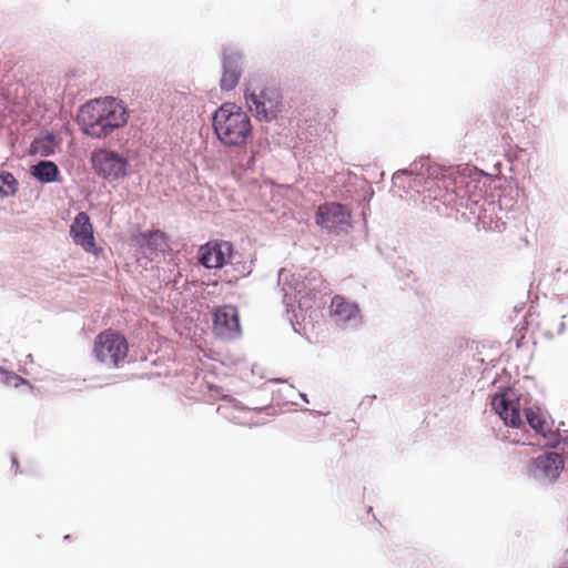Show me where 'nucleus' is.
Listing matches in <instances>:
<instances>
[{
	"label": "nucleus",
	"mask_w": 568,
	"mask_h": 568,
	"mask_svg": "<svg viewBox=\"0 0 568 568\" xmlns=\"http://www.w3.org/2000/svg\"><path fill=\"white\" fill-rule=\"evenodd\" d=\"M491 409L499 416L507 427L521 428L525 420L535 435L545 439L542 448L557 449L567 440L560 435L559 429L554 432V419L548 410L540 405H529L527 398L518 393L515 387L503 386L491 396Z\"/></svg>",
	"instance_id": "f257e3e1"
},
{
	"label": "nucleus",
	"mask_w": 568,
	"mask_h": 568,
	"mask_svg": "<svg viewBox=\"0 0 568 568\" xmlns=\"http://www.w3.org/2000/svg\"><path fill=\"white\" fill-rule=\"evenodd\" d=\"M465 172L455 178L459 205L476 217L478 231L503 233L506 222L496 212L497 209L501 210V203L495 199V179L479 169H466Z\"/></svg>",
	"instance_id": "f03ea898"
},
{
	"label": "nucleus",
	"mask_w": 568,
	"mask_h": 568,
	"mask_svg": "<svg viewBox=\"0 0 568 568\" xmlns=\"http://www.w3.org/2000/svg\"><path fill=\"white\" fill-rule=\"evenodd\" d=\"M130 113L123 100L108 95L91 99L80 105L77 122L83 134L101 140L124 128Z\"/></svg>",
	"instance_id": "7ed1b4c3"
},
{
	"label": "nucleus",
	"mask_w": 568,
	"mask_h": 568,
	"mask_svg": "<svg viewBox=\"0 0 568 568\" xmlns=\"http://www.w3.org/2000/svg\"><path fill=\"white\" fill-rule=\"evenodd\" d=\"M216 139L225 146H243L253 138V124L248 112L235 102H223L211 113Z\"/></svg>",
	"instance_id": "20e7f679"
},
{
	"label": "nucleus",
	"mask_w": 568,
	"mask_h": 568,
	"mask_svg": "<svg viewBox=\"0 0 568 568\" xmlns=\"http://www.w3.org/2000/svg\"><path fill=\"white\" fill-rule=\"evenodd\" d=\"M281 283L287 284L293 292L292 297L283 287V303L287 312L290 308L294 312L293 307L295 303L301 312L312 308L317 298H321L325 294L326 288L325 280L321 272L315 268H302L295 273H290L282 268L278 272V284Z\"/></svg>",
	"instance_id": "39448f33"
},
{
	"label": "nucleus",
	"mask_w": 568,
	"mask_h": 568,
	"mask_svg": "<svg viewBox=\"0 0 568 568\" xmlns=\"http://www.w3.org/2000/svg\"><path fill=\"white\" fill-rule=\"evenodd\" d=\"M244 99L250 111L260 122L275 121L284 110L282 89L276 83H265L244 90Z\"/></svg>",
	"instance_id": "423d86ee"
},
{
	"label": "nucleus",
	"mask_w": 568,
	"mask_h": 568,
	"mask_svg": "<svg viewBox=\"0 0 568 568\" xmlns=\"http://www.w3.org/2000/svg\"><path fill=\"white\" fill-rule=\"evenodd\" d=\"M565 465V458L558 452L544 448L542 453L527 462L525 475L538 487L549 488L558 481Z\"/></svg>",
	"instance_id": "0eeeda50"
},
{
	"label": "nucleus",
	"mask_w": 568,
	"mask_h": 568,
	"mask_svg": "<svg viewBox=\"0 0 568 568\" xmlns=\"http://www.w3.org/2000/svg\"><path fill=\"white\" fill-rule=\"evenodd\" d=\"M90 164L98 178L113 182L129 176V158L111 148H97L90 153Z\"/></svg>",
	"instance_id": "6e6552de"
},
{
	"label": "nucleus",
	"mask_w": 568,
	"mask_h": 568,
	"mask_svg": "<svg viewBox=\"0 0 568 568\" xmlns=\"http://www.w3.org/2000/svg\"><path fill=\"white\" fill-rule=\"evenodd\" d=\"M93 353L100 363H109L118 368L128 356L129 343L119 332L103 331L95 336Z\"/></svg>",
	"instance_id": "1a4fd4ad"
},
{
	"label": "nucleus",
	"mask_w": 568,
	"mask_h": 568,
	"mask_svg": "<svg viewBox=\"0 0 568 568\" xmlns=\"http://www.w3.org/2000/svg\"><path fill=\"white\" fill-rule=\"evenodd\" d=\"M221 78L219 85L222 92L236 89L244 72V54L241 49L223 44L220 54Z\"/></svg>",
	"instance_id": "9d476101"
},
{
	"label": "nucleus",
	"mask_w": 568,
	"mask_h": 568,
	"mask_svg": "<svg viewBox=\"0 0 568 568\" xmlns=\"http://www.w3.org/2000/svg\"><path fill=\"white\" fill-rule=\"evenodd\" d=\"M232 242L224 240H210L197 248V263L206 270H221L232 264L235 257Z\"/></svg>",
	"instance_id": "9b49d317"
},
{
	"label": "nucleus",
	"mask_w": 568,
	"mask_h": 568,
	"mask_svg": "<svg viewBox=\"0 0 568 568\" xmlns=\"http://www.w3.org/2000/svg\"><path fill=\"white\" fill-rule=\"evenodd\" d=\"M351 210L339 202L325 203L315 213L316 224L335 234H339L345 226H351Z\"/></svg>",
	"instance_id": "f8f14e48"
},
{
	"label": "nucleus",
	"mask_w": 568,
	"mask_h": 568,
	"mask_svg": "<svg viewBox=\"0 0 568 568\" xmlns=\"http://www.w3.org/2000/svg\"><path fill=\"white\" fill-rule=\"evenodd\" d=\"M212 328L221 339L232 341L240 337L242 327L237 307L231 304L217 306L212 315Z\"/></svg>",
	"instance_id": "ddd939ff"
},
{
	"label": "nucleus",
	"mask_w": 568,
	"mask_h": 568,
	"mask_svg": "<svg viewBox=\"0 0 568 568\" xmlns=\"http://www.w3.org/2000/svg\"><path fill=\"white\" fill-rule=\"evenodd\" d=\"M420 165V170L424 171L425 176L428 181L429 189L432 184H434L436 181H442L444 187L448 191L452 189L453 193L457 196V187L455 185V178L458 175H462L465 172L466 169H476L475 166L465 165L462 168H445L439 164H435L430 162L429 158H420L419 161H417Z\"/></svg>",
	"instance_id": "4468645a"
},
{
	"label": "nucleus",
	"mask_w": 568,
	"mask_h": 568,
	"mask_svg": "<svg viewBox=\"0 0 568 568\" xmlns=\"http://www.w3.org/2000/svg\"><path fill=\"white\" fill-rule=\"evenodd\" d=\"M93 233L94 230L89 214L79 212L70 226V235L73 242L85 252L99 255L102 248L97 245Z\"/></svg>",
	"instance_id": "2eb2a0df"
},
{
	"label": "nucleus",
	"mask_w": 568,
	"mask_h": 568,
	"mask_svg": "<svg viewBox=\"0 0 568 568\" xmlns=\"http://www.w3.org/2000/svg\"><path fill=\"white\" fill-rule=\"evenodd\" d=\"M132 242L144 254L165 252L170 246L169 235L160 229L141 231L132 236Z\"/></svg>",
	"instance_id": "dca6fc26"
},
{
	"label": "nucleus",
	"mask_w": 568,
	"mask_h": 568,
	"mask_svg": "<svg viewBox=\"0 0 568 568\" xmlns=\"http://www.w3.org/2000/svg\"><path fill=\"white\" fill-rule=\"evenodd\" d=\"M30 175L41 184H51L62 181L59 166L50 160H40L31 165Z\"/></svg>",
	"instance_id": "f3484780"
},
{
	"label": "nucleus",
	"mask_w": 568,
	"mask_h": 568,
	"mask_svg": "<svg viewBox=\"0 0 568 568\" xmlns=\"http://www.w3.org/2000/svg\"><path fill=\"white\" fill-rule=\"evenodd\" d=\"M60 141L52 132H45L36 138L30 144V153L39 154L43 158L53 155Z\"/></svg>",
	"instance_id": "a211bd4d"
},
{
	"label": "nucleus",
	"mask_w": 568,
	"mask_h": 568,
	"mask_svg": "<svg viewBox=\"0 0 568 568\" xmlns=\"http://www.w3.org/2000/svg\"><path fill=\"white\" fill-rule=\"evenodd\" d=\"M331 311L338 321L347 323L356 317L359 308L355 303L347 302L344 297L336 295L332 300Z\"/></svg>",
	"instance_id": "6ab92c4d"
},
{
	"label": "nucleus",
	"mask_w": 568,
	"mask_h": 568,
	"mask_svg": "<svg viewBox=\"0 0 568 568\" xmlns=\"http://www.w3.org/2000/svg\"><path fill=\"white\" fill-rule=\"evenodd\" d=\"M19 190V182L13 173L0 170V199L16 195Z\"/></svg>",
	"instance_id": "aec40b11"
},
{
	"label": "nucleus",
	"mask_w": 568,
	"mask_h": 568,
	"mask_svg": "<svg viewBox=\"0 0 568 568\" xmlns=\"http://www.w3.org/2000/svg\"><path fill=\"white\" fill-rule=\"evenodd\" d=\"M428 181L425 176V173L423 170H420V165L417 161H415L409 169V175H408V182H407V189L408 190H415L416 192H419V187L427 186Z\"/></svg>",
	"instance_id": "412c9836"
},
{
	"label": "nucleus",
	"mask_w": 568,
	"mask_h": 568,
	"mask_svg": "<svg viewBox=\"0 0 568 568\" xmlns=\"http://www.w3.org/2000/svg\"><path fill=\"white\" fill-rule=\"evenodd\" d=\"M0 382L7 386L19 387L21 385H29V382L20 375L9 372L3 367H0Z\"/></svg>",
	"instance_id": "4be33fe9"
},
{
	"label": "nucleus",
	"mask_w": 568,
	"mask_h": 568,
	"mask_svg": "<svg viewBox=\"0 0 568 568\" xmlns=\"http://www.w3.org/2000/svg\"><path fill=\"white\" fill-rule=\"evenodd\" d=\"M409 170L404 169L395 172L392 178L393 185L395 187L406 190L408 182Z\"/></svg>",
	"instance_id": "5701e85b"
},
{
	"label": "nucleus",
	"mask_w": 568,
	"mask_h": 568,
	"mask_svg": "<svg viewBox=\"0 0 568 568\" xmlns=\"http://www.w3.org/2000/svg\"><path fill=\"white\" fill-rule=\"evenodd\" d=\"M255 163H256L255 151L251 150V154L248 156H246L244 160H242L241 166L245 171H253L255 169Z\"/></svg>",
	"instance_id": "b1692460"
},
{
	"label": "nucleus",
	"mask_w": 568,
	"mask_h": 568,
	"mask_svg": "<svg viewBox=\"0 0 568 568\" xmlns=\"http://www.w3.org/2000/svg\"><path fill=\"white\" fill-rule=\"evenodd\" d=\"M556 568H568V549L565 551L560 564Z\"/></svg>",
	"instance_id": "393cba45"
},
{
	"label": "nucleus",
	"mask_w": 568,
	"mask_h": 568,
	"mask_svg": "<svg viewBox=\"0 0 568 568\" xmlns=\"http://www.w3.org/2000/svg\"><path fill=\"white\" fill-rule=\"evenodd\" d=\"M11 466L14 469V474L17 475L19 473L20 466H19L18 458L14 455L11 456Z\"/></svg>",
	"instance_id": "a878e982"
},
{
	"label": "nucleus",
	"mask_w": 568,
	"mask_h": 568,
	"mask_svg": "<svg viewBox=\"0 0 568 568\" xmlns=\"http://www.w3.org/2000/svg\"><path fill=\"white\" fill-rule=\"evenodd\" d=\"M374 196V190L373 189H368L366 192H365V196H364V200L368 203L372 197Z\"/></svg>",
	"instance_id": "bb28decb"
},
{
	"label": "nucleus",
	"mask_w": 568,
	"mask_h": 568,
	"mask_svg": "<svg viewBox=\"0 0 568 568\" xmlns=\"http://www.w3.org/2000/svg\"><path fill=\"white\" fill-rule=\"evenodd\" d=\"M566 332V324L564 321H561L559 324H558V328H557V333L559 335H562L564 333Z\"/></svg>",
	"instance_id": "cd10ccee"
},
{
	"label": "nucleus",
	"mask_w": 568,
	"mask_h": 568,
	"mask_svg": "<svg viewBox=\"0 0 568 568\" xmlns=\"http://www.w3.org/2000/svg\"><path fill=\"white\" fill-rule=\"evenodd\" d=\"M415 568H427L426 561L422 560V561L417 562Z\"/></svg>",
	"instance_id": "c85d7f7f"
},
{
	"label": "nucleus",
	"mask_w": 568,
	"mask_h": 568,
	"mask_svg": "<svg viewBox=\"0 0 568 568\" xmlns=\"http://www.w3.org/2000/svg\"><path fill=\"white\" fill-rule=\"evenodd\" d=\"M300 396L305 403H308L307 395L305 393H300Z\"/></svg>",
	"instance_id": "c756f323"
},
{
	"label": "nucleus",
	"mask_w": 568,
	"mask_h": 568,
	"mask_svg": "<svg viewBox=\"0 0 568 568\" xmlns=\"http://www.w3.org/2000/svg\"><path fill=\"white\" fill-rule=\"evenodd\" d=\"M372 511H373V507H372V506H368V507H367V513L369 514V513H372Z\"/></svg>",
	"instance_id": "7c9ffc66"
},
{
	"label": "nucleus",
	"mask_w": 568,
	"mask_h": 568,
	"mask_svg": "<svg viewBox=\"0 0 568 568\" xmlns=\"http://www.w3.org/2000/svg\"><path fill=\"white\" fill-rule=\"evenodd\" d=\"M28 361H32V354L27 355Z\"/></svg>",
	"instance_id": "2f4dec72"
},
{
	"label": "nucleus",
	"mask_w": 568,
	"mask_h": 568,
	"mask_svg": "<svg viewBox=\"0 0 568 568\" xmlns=\"http://www.w3.org/2000/svg\"><path fill=\"white\" fill-rule=\"evenodd\" d=\"M70 538H71V536H70V535H65V536H64V539H65V540H70Z\"/></svg>",
	"instance_id": "473e14b6"
},
{
	"label": "nucleus",
	"mask_w": 568,
	"mask_h": 568,
	"mask_svg": "<svg viewBox=\"0 0 568 568\" xmlns=\"http://www.w3.org/2000/svg\"><path fill=\"white\" fill-rule=\"evenodd\" d=\"M567 317H568V314H567V315H562V316H561V320H565V318H567Z\"/></svg>",
	"instance_id": "72a5a7b5"
}]
</instances>
